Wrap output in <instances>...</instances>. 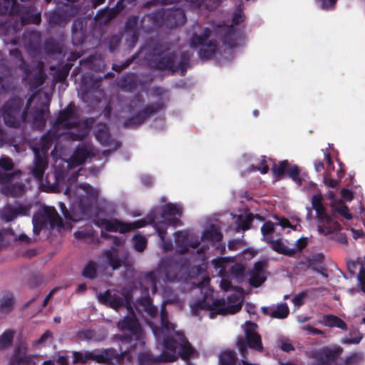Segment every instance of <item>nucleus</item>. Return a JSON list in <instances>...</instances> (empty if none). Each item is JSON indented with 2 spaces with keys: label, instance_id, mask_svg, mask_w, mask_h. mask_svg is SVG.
<instances>
[{
  "label": "nucleus",
  "instance_id": "2",
  "mask_svg": "<svg viewBox=\"0 0 365 365\" xmlns=\"http://www.w3.org/2000/svg\"><path fill=\"white\" fill-rule=\"evenodd\" d=\"M127 309L130 314L120 319L117 326L123 331L116 338L122 345H128V349L143 348L145 344V335L130 302L127 300Z\"/></svg>",
  "mask_w": 365,
  "mask_h": 365
},
{
  "label": "nucleus",
  "instance_id": "40",
  "mask_svg": "<svg viewBox=\"0 0 365 365\" xmlns=\"http://www.w3.org/2000/svg\"><path fill=\"white\" fill-rule=\"evenodd\" d=\"M139 302L150 317H154L158 314V307L153 304L152 299L148 295L141 297Z\"/></svg>",
  "mask_w": 365,
  "mask_h": 365
},
{
  "label": "nucleus",
  "instance_id": "15",
  "mask_svg": "<svg viewBox=\"0 0 365 365\" xmlns=\"http://www.w3.org/2000/svg\"><path fill=\"white\" fill-rule=\"evenodd\" d=\"M166 9H160L144 15L140 20V29L149 32L155 26L163 23L165 25Z\"/></svg>",
  "mask_w": 365,
  "mask_h": 365
},
{
  "label": "nucleus",
  "instance_id": "44",
  "mask_svg": "<svg viewBox=\"0 0 365 365\" xmlns=\"http://www.w3.org/2000/svg\"><path fill=\"white\" fill-rule=\"evenodd\" d=\"M82 274L86 278L95 279L97 276L96 263L93 260L88 261L82 271Z\"/></svg>",
  "mask_w": 365,
  "mask_h": 365
},
{
  "label": "nucleus",
  "instance_id": "51",
  "mask_svg": "<svg viewBox=\"0 0 365 365\" xmlns=\"http://www.w3.org/2000/svg\"><path fill=\"white\" fill-rule=\"evenodd\" d=\"M265 281V277L263 273L251 272L249 282L250 285L254 287H258L261 286Z\"/></svg>",
  "mask_w": 365,
  "mask_h": 365
},
{
  "label": "nucleus",
  "instance_id": "31",
  "mask_svg": "<svg viewBox=\"0 0 365 365\" xmlns=\"http://www.w3.org/2000/svg\"><path fill=\"white\" fill-rule=\"evenodd\" d=\"M321 323L326 327H337L344 331L348 329L347 325L344 320L331 314H324Z\"/></svg>",
  "mask_w": 365,
  "mask_h": 365
},
{
  "label": "nucleus",
  "instance_id": "26",
  "mask_svg": "<svg viewBox=\"0 0 365 365\" xmlns=\"http://www.w3.org/2000/svg\"><path fill=\"white\" fill-rule=\"evenodd\" d=\"M125 7V5L123 4V1L119 0L115 7L102 9L97 14L96 16L99 19H104V21L107 23L114 19Z\"/></svg>",
  "mask_w": 365,
  "mask_h": 365
},
{
  "label": "nucleus",
  "instance_id": "39",
  "mask_svg": "<svg viewBox=\"0 0 365 365\" xmlns=\"http://www.w3.org/2000/svg\"><path fill=\"white\" fill-rule=\"evenodd\" d=\"M17 4V0H0V15L14 16Z\"/></svg>",
  "mask_w": 365,
  "mask_h": 365
},
{
  "label": "nucleus",
  "instance_id": "11",
  "mask_svg": "<svg viewBox=\"0 0 365 365\" xmlns=\"http://www.w3.org/2000/svg\"><path fill=\"white\" fill-rule=\"evenodd\" d=\"M215 32L223 45L230 48L238 47L244 38L242 32L233 25L219 24L215 28Z\"/></svg>",
  "mask_w": 365,
  "mask_h": 365
},
{
  "label": "nucleus",
  "instance_id": "18",
  "mask_svg": "<svg viewBox=\"0 0 365 365\" xmlns=\"http://www.w3.org/2000/svg\"><path fill=\"white\" fill-rule=\"evenodd\" d=\"M139 18L137 15L129 16L125 23L124 31L129 46L133 47L139 38Z\"/></svg>",
  "mask_w": 365,
  "mask_h": 365
},
{
  "label": "nucleus",
  "instance_id": "1",
  "mask_svg": "<svg viewBox=\"0 0 365 365\" xmlns=\"http://www.w3.org/2000/svg\"><path fill=\"white\" fill-rule=\"evenodd\" d=\"M161 327L153 326L152 331L158 344L162 346L160 355L154 356L150 351H141L133 359L130 354L132 349L123 352L128 354L124 357L130 361V365H158L162 362H173L178 358L187 361L195 353V349L189 342L185 334L175 330V326L168 319L165 305L160 310Z\"/></svg>",
  "mask_w": 365,
  "mask_h": 365
},
{
  "label": "nucleus",
  "instance_id": "19",
  "mask_svg": "<svg viewBox=\"0 0 365 365\" xmlns=\"http://www.w3.org/2000/svg\"><path fill=\"white\" fill-rule=\"evenodd\" d=\"M187 18L185 11L179 7H173L166 9L165 26L169 29H173L182 26L186 22Z\"/></svg>",
  "mask_w": 365,
  "mask_h": 365
},
{
  "label": "nucleus",
  "instance_id": "21",
  "mask_svg": "<svg viewBox=\"0 0 365 365\" xmlns=\"http://www.w3.org/2000/svg\"><path fill=\"white\" fill-rule=\"evenodd\" d=\"M179 265L173 259H167L162 262L160 272L165 282H173L178 279Z\"/></svg>",
  "mask_w": 365,
  "mask_h": 365
},
{
  "label": "nucleus",
  "instance_id": "29",
  "mask_svg": "<svg viewBox=\"0 0 365 365\" xmlns=\"http://www.w3.org/2000/svg\"><path fill=\"white\" fill-rule=\"evenodd\" d=\"M72 42L76 46H81L84 43L86 36L83 29V21L75 20L73 23L72 28Z\"/></svg>",
  "mask_w": 365,
  "mask_h": 365
},
{
  "label": "nucleus",
  "instance_id": "5",
  "mask_svg": "<svg viewBox=\"0 0 365 365\" xmlns=\"http://www.w3.org/2000/svg\"><path fill=\"white\" fill-rule=\"evenodd\" d=\"M258 326L256 323L247 321L244 327L245 337L238 336L236 345L242 358L247 359L248 348L262 352L264 349L262 338L257 331Z\"/></svg>",
  "mask_w": 365,
  "mask_h": 365
},
{
  "label": "nucleus",
  "instance_id": "24",
  "mask_svg": "<svg viewBox=\"0 0 365 365\" xmlns=\"http://www.w3.org/2000/svg\"><path fill=\"white\" fill-rule=\"evenodd\" d=\"M317 213V220L318 222L317 230L320 234L329 235L331 232V227L329 225L332 222V218L327 212L326 210L319 211Z\"/></svg>",
  "mask_w": 365,
  "mask_h": 365
},
{
  "label": "nucleus",
  "instance_id": "42",
  "mask_svg": "<svg viewBox=\"0 0 365 365\" xmlns=\"http://www.w3.org/2000/svg\"><path fill=\"white\" fill-rule=\"evenodd\" d=\"M24 185L22 182L9 184L4 188V192L12 197H19L24 192Z\"/></svg>",
  "mask_w": 365,
  "mask_h": 365
},
{
  "label": "nucleus",
  "instance_id": "32",
  "mask_svg": "<svg viewBox=\"0 0 365 365\" xmlns=\"http://www.w3.org/2000/svg\"><path fill=\"white\" fill-rule=\"evenodd\" d=\"M175 244L180 254H185L189 250V237L186 231H177L175 234Z\"/></svg>",
  "mask_w": 365,
  "mask_h": 365
},
{
  "label": "nucleus",
  "instance_id": "34",
  "mask_svg": "<svg viewBox=\"0 0 365 365\" xmlns=\"http://www.w3.org/2000/svg\"><path fill=\"white\" fill-rule=\"evenodd\" d=\"M89 157V151L85 145H78L72 156V162L76 165L83 164L86 160Z\"/></svg>",
  "mask_w": 365,
  "mask_h": 365
},
{
  "label": "nucleus",
  "instance_id": "8",
  "mask_svg": "<svg viewBox=\"0 0 365 365\" xmlns=\"http://www.w3.org/2000/svg\"><path fill=\"white\" fill-rule=\"evenodd\" d=\"M211 30L206 27L201 35L194 34L190 39V46L193 48H199L198 55L202 60H209L216 53L218 43L215 39L208 40Z\"/></svg>",
  "mask_w": 365,
  "mask_h": 365
},
{
  "label": "nucleus",
  "instance_id": "53",
  "mask_svg": "<svg viewBox=\"0 0 365 365\" xmlns=\"http://www.w3.org/2000/svg\"><path fill=\"white\" fill-rule=\"evenodd\" d=\"M134 248L138 252H143L147 246V240L144 236L135 235L133 237Z\"/></svg>",
  "mask_w": 365,
  "mask_h": 365
},
{
  "label": "nucleus",
  "instance_id": "56",
  "mask_svg": "<svg viewBox=\"0 0 365 365\" xmlns=\"http://www.w3.org/2000/svg\"><path fill=\"white\" fill-rule=\"evenodd\" d=\"M87 135L88 133L85 130H78L77 132L68 131L65 133L67 138L73 141L83 140Z\"/></svg>",
  "mask_w": 365,
  "mask_h": 365
},
{
  "label": "nucleus",
  "instance_id": "3",
  "mask_svg": "<svg viewBox=\"0 0 365 365\" xmlns=\"http://www.w3.org/2000/svg\"><path fill=\"white\" fill-rule=\"evenodd\" d=\"M167 50H168V48H165L162 44L155 45L150 53L149 63L150 66L157 70H168L172 73L180 71L181 76H185L190 66V53L187 51L182 52L180 60L178 65H175L176 53L170 52L165 54Z\"/></svg>",
  "mask_w": 365,
  "mask_h": 365
},
{
  "label": "nucleus",
  "instance_id": "33",
  "mask_svg": "<svg viewBox=\"0 0 365 365\" xmlns=\"http://www.w3.org/2000/svg\"><path fill=\"white\" fill-rule=\"evenodd\" d=\"M49 113L48 105L41 104L40 108H36L34 113V122L38 126L43 128L46 122V115Z\"/></svg>",
  "mask_w": 365,
  "mask_h": 365
},
{
  "label": "nucleus",
  "instance_id": "58",
  "mask_svg": "<svg viewBox=\"0 0 365 365\" xmlns=\"http://www.w3.org/2000/svg\"><path fill=\"white\" fill-rule=\"evenodd\" d=\"M153 223L158 236L162 240H163L167 233V225H168L166 224L163 220L158 222H153Z\"/></svg>",
  "mask_w": 365,
  "mask_h": 365
},
{
  "label": "nucleus",
  "instance_id": "10",
  "mask_svg": "<svg viewBox=\"0 0 365 365\" xmlns=\"http://www.w3.org/2000/svg\"><path fill=\"white\" fill-rule=\"evenodd\" d=\"M165 107V104L163 101L148 104L133 115L125 119L123 126L125 128H136L143 124L150 116L163 110Z\"/></svg>",
  "mask_w": 365,
  "mask_h": 365
},
{
  "label": "nucleus",
  "instance_id": "64",
  "mask_svg": "<svg viewBox=\"0 0 365 365\" xmlns=\"http://www.w3.org/2000/svg\"><path fill=\"white\" fill-rule=\"evenodd\" d=\"M16 361L21 365H36L34 359L31 356H21L17 358Z\"/></svg>",
  "mask_w": 365,
  "mask_h": 365
},
{
  "label": "nucleus",
  "instance_id": "16",
  "mask_svg": "<svg viewBox=\"0 0 365 365\" xmlns=\"http://www.w3.org/2000/svg\"><path fill=\"white\" fill-rule=\"evenodd\" d=\"M343 351L341 346L324 347L316 354V361L313 365H331L342 354Z\"/></svg>",
  "mask_w": 365,
  "mask_h": 365
},
{
  "label": "nucleus",
  "instance_id": "20",
  "mask_svg": "<svg viewBox=\"0 0 365 365\" xmlns=\"http://www.w3.org/2000/svg\"><path fill=\"white\" fill-rule=\"evenodd\" d=\"M182 208L172 203L166 204L161 211V218L169 225L177 226L180 224V220L175 215H182Z\"/></svg>",
  "mask_w": 365,
  "mask_h": 365
},
{
  "label": "nucleus",
  "instance_id": "59",
  "mask_svg": "<svg viewBox=\"0 0 365 365\" xmlns=\"http://www.w3.org/2000/svg\"><path fill=\"white\" fill-rule=\"evenodd\" d=\"M121 42V36L118 34L111 36L108 41V48L110 52H115Z\"/></svg>",
  "mask_w": 365,
  "mask_h": 365
},
{
  "label": "nucleus",
  "instance_id": "43",
  "mask_svg": "<svg viewBox=\"0 0 365 365\" xmlns=\"http://www.w3.org/2000/svg\"><path fill=\"white\" fill-rule=\"evenodd\" d=\"M14 304V295L11 293H6L0 299V306L2 311L9 312L12 310Z\"/></svg>",
  "mask_w": 365,
  "mask_h": 365
},
{
  "label": "nucleus",
  "instance_id": "41",
  "mask_svg": "<svg viewBox=\"0 0 365 365\" xmlns=\"http://www.w3.org/2000/svg\"><path fill=\"white\" fill-rule=\"evenodd\" d=\"M364 360L363 353L355 351L346 356L341 365H361Z\"/></svg>",
  "mask_w": 365,
  "mask_h": 365
},
{
  "label": "nucleus",
  "instance_id": "50",
  "mask_svg": "<svg viewBox=\"0 0 365 365\" xmlns=\"http://www.w3.org/2000/svg\"><path fill=\"white\" fill-rule=\"evenodd\" d=\"M1 218L6 222H11L17 217V212L11 205L5 207L1 212Z\"/></svg>",
  "mask_w": 365,
  "mask_h": 365
},
{
  "label": "nucleus",
  "instance_id": "55",
  "mask_svg": "<svg viewBox=\"0 0 365 365\" xmlns=\"http://www.w3.org/2000/svg\"><path fill=\"white\" fill-rule=\"evenodd\" d=\"M78 336L81 339H84L86 340L91 341H99V339L97 337L96 332L93 329H82L78 331Z\"/></svg>",
  "mask_w": 365,
  "mask_h": 365
},
{
  "label": "nucleus",
  "instance_id": "47",
  "mask_svg": "<svg viewBox=\"0 0 365 365\" xmlns=\"http://www.w3.org/2000/svg\"><path fill=\"white\" fill-rule=\"evenodd\" d=\"M14 332L6 331L0 336V350L10 346L14 339Z\"/></svg>",
  "mask_w": 365,
  "mask_h": 365
},
{
  "label": "nucleus",
  "instance_id": "23",
  "mask_svg": "<svg viewBox=\"0 0 365 365\" xmlns=\"http://www.w3.org/2000/svg\"><path fill=\"white\" fill-rule=\"evenodd\" d=\"M101 224L108 232H117L125 234L130 232V225L125 222H122L117 219L108 220L102 219Z\"/></svg>",
  "mask_w": 365,
  "mask_h": 365
},
{
  "label": "nucleus",
  "instance_id": "49",
  "mask_svg": "<svg viewBox=\"0 0 365 365\" xmlns=\"http://www.w3.org/2000/svg\"><path fill=\"white\" fill-rule=\"evenodd\" d=\"M243 4L242 2H240L237 5L236 9L233 13L232 15V24L234 26L235 25H238L241 22H243L245 21V16L243 13Z\"/></svg>",
  "mask_w": 365,
  "mask_h": 365
},
{
  "label": "nucleus",
  "instance_id": "13",
  "mask_svg": "<svg viewBox=\"0 0 365 365\" xmlns=\"http://www.w3.org/2000/svg\"><path fill=\"white\" fill-rule=\"evenodd\" d=\"M289 163L288 160H284L280 161L278 165L272 167V170L274 176L277 179H282L285 174H287L294 182L299 186L302 185L303 179L300 177V170L297 165H294L289 168Z\"/></svg>",
  "mask_w": 365,
  "mask_h": 365
},
{
  "label": "nucleus",
  "instance_id": "4",
  "mask_svg": "<svg viewBox=\"0 0 365 365\" xmlns=\"http://www.w3.org/2000/svg\"><path fill=\"white\" fill-rule=\"evenodd\" d=\"M24 104V99L16 96L4 103L1 112L6 125L17 128L26 121V109L23 108Z\"/></svg>",
  "mask_w": 365,
  "mask_h": 365
},
{
  "label": "nucleus",
  "instance_id": "12",
  "mask_svg": "<svg viewBox=\"0 0 365 365\" xmlns=\"http://www.w3.org/2000/svg\"><path fill=\"white\" fill-rule=\"evenodd\" d=\"M18 16L22 26L29 24L39 25L41 22V14L33 5H21L19 2L14 13Z\"/></svg>",
  "mask_w": 365,
  "mask_h": 365
},
{
  "label": "nucleus",
  "instance_id": "52",
  "mask_svg": "<svg viewBox=\"0 0 365 365\" xmlns=\"http://www.w3.org/2000/svg\"><path fill=\"white\" fill-rule=\"evenodd\" d=\"M323 196L322 193L314 195L312 197V208L315 210L316 212H319L325 209L322 204Z\"/></svg>",
  "mask_w": 365,
  "mask_h": 365
},
{
  "label": "nucleus",
  "instance_id": "37",
  "mask_svg": "<svg viewBox=\"0 0 365 365\" xmlns=\"http://www.w3.org/2000/svg\"><path fill=\"white\" fill-rule=\"evenodd\" d=\"M103 255L106 258V263L111 267L113 270L121 267L122 260L115 252L108 250L103 252Z\"/></svg>",
  "mask_w": 365,
  "mask_h": 365
},
{
  "label": "nucleus",
  "instance_id": "61",
  "mask_svg": "<svg viewBox=\"0 0 365 365\" xmlns=\"http://www.w3.org/2000/svg\"><path fill=\"white\" fill-rule=\"evenodd\" d=\"M274 232V223L271 221L264 222L261 227V232L264 237L268 238Z\"/></svg>",
  "mask_w": 365,
  "mask_h": 365
},
{
  "label": "nucleus",
  "instance_id": "25",
  "mask_svg": "<svg viewBox=\"0 0 365 365\" xmlns=\"http://www.w3.org/2000/svg\"><path fill=\"white\" fill-rule=\"evenodd\" d=\"M10 55L18 61V68L23 71L24 79H27L31 74L30 65L25 61L23 54L19 48H13L9 51Z\"/></svg>",
  "mask_w": 365,
  "mask_h": 365
},
{
  "label": "nucleus",
  "instance_id": "60",
  "mask_svg": "<svg viewBox=\"0 0 365 365\" xmlns=\"http://www.w3.org/2000/svg\"><path fill=\"white\" fill-rule=\"evenodd\" d=\"M251 171H259L262 174H266L269 171V166L267 163L266 157L262 156V160L257 166L252 165Z\"/></svg>",
  "mask_w": 365,
  "mask_h": 365
},
{
  "label": "nucleus",
  "instance_id": "9",
  "mask_svg": "<svg viewBox=\"0 0 365 365\" xmlns=\"http://www.w3.org/2000/svg\"><path fill=\"white\" fill-rule=\"evenodd\" d=\"M48 222L51 226H62L63 220L52 207H44L41 212H36L32 219L33 231L36 235H39L41 231L46 228Z\"/></svg>",
  "mask_w": 365,
  "mask_h": 365
},
{
  "label": "nucleus",
  "instance_id": "14",
  "mask_svg": "<svg viewBox=\"0 0 365 365\" xmlns=\"http://www.w3.org/2000/svg\"><path fill=\"white\" fill-rule=\"evenodd\" d=\"M79 122L75 111V106L68 104L66 108L60 111L54 125L61 126L64 129H71L78 125Z\"/></svg>",
  "mask_w": 365,
  "mask_h": 365
},
{
  "label": "nucleus",
  "instance_id": "48",
  "mask_svg": "<svg viewBox=\"0 0 365 365\" xmlns=\"http://www.w3.org/2000/svg\"><path fill=\"white\" fill-rule=\"evenodd\" d=\"M252 220H253V217H252V214L247 215L245 217L240 215L237 217L236 222L237 224V226L240 229L245 231L250 228Z\"/></svg>",
  "mask_w": 365,
  "mask_h": 365
},
{
  "label": "nucleus",
  "instance_id": "27",
  "mask_svg": "<svg viewBox=\"0 0 365 365\" xmlns=\"http://www.w3.org/2000/svg\"><path fill=\"white\" fill-rule=\"evenodd\" d=\"M139 78L135 73H126L119 80L118 85L127 91H133L137 88Z\"/></svg>",
  "mask_w": 365,
  "mask_h": 365
},
{
  "label": "nucleus",
  "instance_id": "36",
  "mask_svg": "<svg viewBox=\"0 0 365 365\" xmlns=\"http://www.w3.org/2000/svg\"><path fill=\"white\" fill-rule=\"evenodd\" d=\"M237 360V354L235 351L227 349L222 351L219 355L220 365H236Z\"/></svg>",
  "mask_w": 365,
  "mask_h": 365
},
{
  "label": "nucleus",
  "instance_id": "46",
  "mask_svg": "<svg viewBox=\"0 0 365 365\" xmlns=\"http://www.w3.org/2000/svg\"><path fill=\"white\" fill-rule=\"evenodd\" d=\"M289 310L287 304H281L272 311L271 317L276 319H285L289 315Z\"/></svg>",
  "mask_w": 365,
  "mask_h": 365
},
{
  "label": "nucleus",
  "instance_id": "54",
  "mask_svg": "<svg viewBox=\"0 0 365 365\" xmlns=\"http://www.w3.org/2000/svg\"><path fill=\"white\" fill-rule=\"evenodd\" d=\"M324 256L322 254H318L317 256L314 257L312 259H310L308 261L309 267L314 271L318 272L322 267L324 265L320 259L323 258Z\"/></svg>",
  "mask_w": 365,
  "mask_h": 365
},
{
  "label": "nucleus",
  "instance_id": "30",
  "mask_svg": "<svg viewBox=\"0 0 365 365\" xmlns=\"http://www.w3.org/2000/svg\"><path fill=\"white\" fill-rule=\"evenodd\" d=\"M267 242L271 245L272 249L279 254L293 257L297 253L296 249L288 247L281 239L272 240L267 238Z\"/></svg>",
  "mask_w": 365,
  "mask_h": 365
},
{
  "label": "nucleus",
  "instance_id": "38",
  "mask_svg": "<svg viewBox=\"0 0 365 365\" xmlns=\"http://www.w3.org/2000/svg\"><path fill=\"white\" fill-rule=\"evenodd\" d=\"M43 63L39 61L37 65L38 71L31 78V84L33 87H40L45 83L46 75L43 71Z\"/></svg>",
  "mask_w": 365,
  "mask_h": 365
},
{
  "label": "nucleus",
  "instance_id": "63",
  "mask_svg": "<svg viewBox=\"0 0 365 365\" xmlns=\"http://www.w3.org/2000/svg\"><path fill=\"white\" fill-rule=\"evenodd\" d=\"M335 210L341 216L344 217L346 220H351L352 218V215L349 212V207L345 205H342L336 207L335 208Z\"/></svg>",
  "mask_w": 365,
  "mask_h": 365
},
{
  "label": "nucleus",
  "instance_id": "62",
  "mask_svg": "<svg viewBox=\"0 0 365 365\" xmlns=\"http://www.w3.org/2000/svg\"><path fill=\"white\" fill-rule=\"evenodd\" d=\"M0 168L5 171H11L14 168L12 160L9 157H1Z\"/></svg>",
  "mask_w": 365,
  "mask_h": 365
},
{
  "label": "nucleus",
  "instance_id": "22",
  "mask_svg": "<svg viewBox=\"0 0 365 365\" xmlns=\"http://www.w3.org/2000/svg\"><path fill=\"white\" fill-rule=\"evenodd\" d=\"M48 168V161L46 158L42 156L37 150H34V167L31 170V174L36 182L43 180V175Z\"/></svg>",
  "mask_w": 365,
  "mask_h": 365
},
{
  "label": "nucleus",
  "instance_id": "57",
  "mask_svg": "<svg viewBox=\"0 0 365 365\" xmlns=\"http://www.w3.org/2000/svg\"><path fill=\"white\" fill-rule=\"evenodd\" d=\"M231 274L238 280H242L245 269L242 264H236L230 269Z\"/></svg>",
  "mask_w": 365,
  "mask_h": 365
},
{
  "label": "nucleus",
  "instance_id": "17",
  "mask_svg": "<svg viewBox=\"0 0 365 365\" xmlns=\"http://www.w3.org/2000/svg\"><path fill=\"white\" fill-rule=\"evenodd\" d=\"M98 299L102 304L109 306L117 311L124 307L127 308V300L130 302L128 296L123 297L110 290H106L103 293H100L98 294Z\"/></svg>",
  "mask_w": 365,
  "mask_h": 365
},
{
  "label": "nucleus",
  "instance_id": "28",
  "mask_svg": "<svg viewBox=\"0 0 365 365\" xmlns=\"http://www.w3.org/2000/svg\"><path fill=\"white\" fill-rule=\"evenodd\" d=\"M70 16L65 11H53L50 13L48 22L51 26H61L64 27L68 22Z\"/></svg>",
  "mask_w": 365,
  "mask_h": 365
},
{
  "label": "nucleus",
  "instance_id": "35",
  "mask_svg": "<svg viewBox=\"0 0 365 365\" xmlns=\"http://www.w3.org/2000/svg\"><path fill=\"white\" fill-rule=\"evenodd\" d=\"M95 137L96 140L104 146L110 145L112 141L109 129L106 124H102L98 126L95 133Z\"/></svg>",
  "mask_w": 365,
  "mask_h": 365
},
{
  "label": "nucleus",
  "instance_id": "7",
  "mask_svg": "<svg viewBox=\"0 0 365 365\" xmlns=\"http://www.w3.org/2000/svg\"><path fill=\"white\" fill-rule=\"evenodd\" d=\"M127 354V352L118 353L115 349L110 348L104 349L100 354L89 352L83 354L81 352L76 351L73 353V358L76 363H86L88 359H92L106 365H123L124 357Z\"/></svg>",
  "mask_w": 365,
  "mask_h": 365
},
{
  "label": "nucleus",
  "instance_id": "6",
  "mask_svg": "<svg viewBox=\"0 0 365 365\" xmlns=\"http://www.w3.org/2000/svg\"><path fill=\"white\" fill-rule=\"evenodd\" d=\"M190 308L192 315L195 317L200 315V311L201 310L210 311V315L213 314L227 315L238 312L242 309V304L241 303H237L236 304L226 305L225 300L223 298L214 300L210 303L207 298L205 297L196 301L191 305Z\"/></svg>",
  "mask_w": 365,
  "mask_h": 365
},
{
  "label": "nucleus",
  "instance_id": "45",
  "mask_svg": "<svg viewBox=\"0 0 365 365\" xmlns=\"http://www.w3.org/2000/svg\"><path fill=\"white\" fill-rule=\"evenodd\" d=\"M222 237V234L215 227H212L210 230H206L202 235V239L215 242H220Z\"/></svg>",
  "mask_w": 365,
  "mask_h": 365
}]
</instances>
